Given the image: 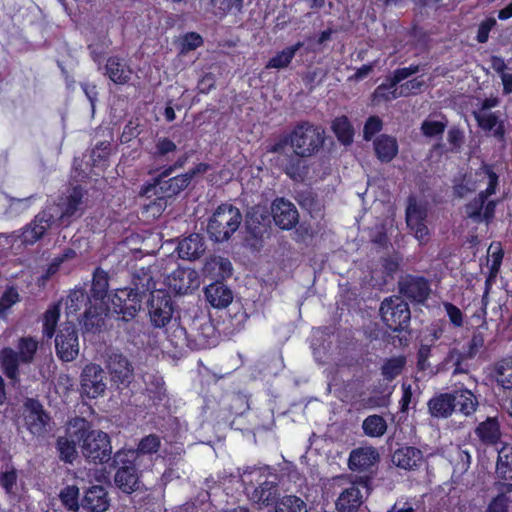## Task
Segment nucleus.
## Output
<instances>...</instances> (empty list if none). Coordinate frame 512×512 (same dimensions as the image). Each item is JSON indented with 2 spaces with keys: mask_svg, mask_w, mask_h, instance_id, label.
<instances>
[{
  "mask_svg": "<svg viewBox=\"0 0 512 512\" xmlns=\"http://www.w3.org/2000/svg\"><path fill=\"white\" fill-rule=\"evenodd\" d=\"M325 131L309 121L298 122L289 133L281 134L267 147L269 153H280L291 146L308 158L317 155L323 148Z\"/></svg>",
  "mask_w": 512,
  "mask_h": 512,
  "instance_id": "1",
  "label": "nucleus"
},
{
  "mask_svg": "<svg viewBox=\"0 0 512 512\" xmlns=\"http://www.w3.org/2000/svg\"><path fill=\"white\" fill-rule=\"evenodd\" d=\"M72 436L81 443L83 456L95 464H103L111 459L112 446L107 433L93 430L91 423L77 417L71 422Z\"/></svg>",
  "mask_w": 512,
  "mask_h": 512,
  "instance_id": "2",
  "label": "nucleus"
},
{
  "mask_svg": "<svg viewBox=\"0 0 512 512\" xmlns=\"http://www.w3.org/2000/svg\"><path fill=\"white\" fill-rule=\"evenodd\" d=\"M145 292L137 287H124L113 290L107 299L105 317L114 318L118 322L129 323L133 321L141 310Z\"/></svg>",
  "mask_w": 512,
  "mask_h": 512,
  "instance_id": "3",
  "label": "nucleus"
},
{
  "mask_svg": "<svg viewBox=\"0 0 512 512\" xmlns=\"http://www.w3.org/2000/svg\"><path fill=\"white\" fill-rule=\"evenodd\" d=\"M15 347L16 350L12 347H3L0 350V367L12 382L20 380V364L33 363L39 342L32 336H22L18 338Z\"/></svg>",
  "mask_w": 512,
  "mask_h": 512,
  "instance_id": "4",
  "label": "nucleus"
},
{
  "mask_svg": "<svg viewBox=\"0 0 512 512\" xmlns=\"http://www.w3.org/2000/svg\"><path fill=\"white\" fill-rule=\"evenodd\" d=\"M109 274L101 267H97L92 276V283L89 296L91 297L92 307L86 312L85 330L87 332H96L104 324L105 307L110 293Z\"/></svg>",
  "mask_w": 512,
  "mask_h": 512,
  "instance_id": "5",
  "label": "nucleus"
},
{
  "mask_svg": "<svg viewBox=\"0 0 512 512\" xmlns=\"http://www.w3.org/2000/svg\"><path fill=\"white\" fill-rule=\"evenodd\" d=\"M243 216L239 208L231 203H221L209 217L207 233L216 243H223L231 239L239 229Z\"/></svg>",
  "mask_w": 512,
  "mask_h": 512,
  "instance_id": "6",
  "label": "nucleus"
},
{
  "mask_svg": "<svg viewBox=\"0 0 512 512\" xmlns=\"http://www.w3.org/2000/svg\"><path fill=\"white\" fill-rule=\"evenodd\" d=\"M111 467L116 469L114 483L123 493L132 494L139 488V469L137 452L132 449H121L113 458Z\"/></svg>",
  "mask_w": 512,
  "mask_h": 512,
  "instance_id": "7",
  "label": "nucleus"
},
{
  "mask_svg": "<svg viewBox=\"0 0 512 512\" xmlns=\"http://www.w3.org/2000/svg\"><path fill=\"white\" fill-rule=\"evenodd\" d=\"M188 178L184 173L168 178L162 181L160 185L155 187V192L149 194H141L147 199L153 198L149 203L145 204L147 212L155 216H160L167 206V199L173 198L184 191L189 186Z\"/></svg>",
  "mask_w": 512,
  "mask_h": 512,
  "instance_id": "8",
  "label": "nucleus"
},
{
  "mask_svg": "<svg viewBox=\"0 0 512 512\" xmlns=\"http://www.w3.org/2000/svg\"><path fill=\"white\" fill-rule=\"evenodd\" d=\"M380 315L384 324L393 332L407 330L411 312L408 303L399 296L385 298L380 305Z\"/></svg>",
  "mask_w": 512,
  "mask_h": 512,
  "instance_id": "9",
  "label": "nucleus"
},
{
  "mask_svg": "<svg viewBox=\"0 0 512 512\" xmlns=\"http://www.w3.org/2000/svg\"><path fill=\"white\" fill-rule=\"evenodd\" d=\"M150 322L155 328H164L174 319L175 303L165 290H154L147 300Z\"/></svg>",
  "mask_w": 512,
  "mask_h": 512,
  "instance_id": "10",
  "label": "nucleus"
},
{
  "mask_svg": "<svg viewBox=\"0 0 512 512\" xmlns=\"http://www.w3.org/2000/svg\"><path fill=\"white\" fill-rule=\"evenodd\" d=\"M427 217L428 209L426 204L419 203L414 195L408 196L405 222L420 244H426L429 240L430 233L426 225Z\"/></svg>",
  "mask_w": 512,
  "mask_h": 512,
  "instance_id": "11",
  "label": "nucleus"
},
{
  "mask_svg": "<svg viewBox=\"0 0 512 512\" xmlns=\"http://www.w3.org/2000/svg\"><path fill=\"white\" fill-rule=\"evenodd\" d=\"M111 386L118 390L128 388L135 374L132 362L122 353L112 352L106 360Z\"/></svg>",
  "mask_w": 512,
  "mask_h": 512,
  "instance_id": "12",
  "label": "nucleus"
},
{
  "mask_svg": "<svg viewBox=\"0 0 512 512\" xmlns=\"http://www.w3.org/2000/svg\"><path fill=\"white\" fill-rule=\"evenodd\" d=\"M55 350L63 362L75 360L79 354V338L76 325L72 321L65 322L55 337Z\"/></svg>",
  "mask_w": 512,
  "mask_h": 512,
  "instance_id": "13",
  "label": "nucleus"
},
{
  "mask_svg": "<svg viewBox=\"0 0 512 512\" xmlns=\"http://www.w3.org/2000/svg\"><path fill=\"white\" fill-rule=\"evenodd\" d=\"M54 222L55 216L51 209H43L34 216L30 223L20 230V234L17 237L22 244L33 245L44 237Z\"/></svg>",
  "mask_w": 512,
  "mask_h": 512,
  "instance_id": "14",
  "label": "nucleus"
},
{
  "mask_svg": "<svg viewBox=\"0 0 512 512\" xmlns=\"http://www.w3.org/2000/svg\"><path fill=\"white\" fill-rule=\"evenodd\" d=\"M82 393L88 398H97L106 391V376L102 367L95 363L87 364L80 375Z\"/></svg>",
  "mask_w": 512,
  "mask_h": 512,
  "instance_id": "15",
  "label": "nucleus"
},
{
  "mask_svg": "<svg viewBox=\"0 0 512 512\" xmlns=\"http://www.w3.org/2000/svg\"><path fill=\"white\" fill-rule=\"evenodd\" d=\"M270 218V211L266 206H252L245 216L247 234L256 242H261L270 228Z\"/></svg>",
  "mask_w": 512,
  "mask_h": 512,
  "instance_id": "16",
  "label": "nucleus"
},
{
  "mask_svg": "<svg viewBox=\"0 0 512 512\" xmlns=\"http://www.w3.org/2000/svg\"><path fill=\"white\" fill-rule=\"evenodd\" d=\"M276 164L278 168L295 182L303 181L308 173L307 156L293 149L290 153H278Z\"/></svg>",
  "mask_w": 512,
  "mask_h": 512,
  "instance_id": "17",
  "label": "nucleus"
},
{
  "mask_svg": "<svg viewBox=\"0 0 512 512\" xmlns=\"http://www.w3.org/2000/svg\"><path fill=\"white\" fill-rule=\"evenodd\" d=\"M399 291L411 302L423 304L428 299L431 288L424 276L407 274L399 281Z\"/></svg>",
  "mask_w": 512,
  "mask_h": 512,
  "instance_id": "18",
  "label": "nucleus"
},
{
  "mask_svg": "<svg viewBox=\"0 0 512 512\" xmlns=\"http://www.w3.org/2000/svg\"><path fill=\"white\" fill-rule=\"evenodd\" d=\"M269 211L275 225L282 230H291L299 221V213L296 206L283 197L274 199Z\"/></svg>",
  "mask_w": 512,
  "mask_h": 512,
  "instance_id": "19",
  "label": "nucleus"
},
{
  "mask_svg": "<svg viewBox=\"0 0 512 512\" xmlns=\"http://www.w3.org/2000/svg\"><path fill=\"white\" fill-rule=\"evenodd\" d=\"M27 414L24 417L26 428L33 435H42L49 425L50 416L38 399L27 398L24 402Z\"/></svg>",
  "mask_w": 512,
  "mask_h": 512,
  "instance_id": "20",
  "label": "nucleus"
},
{
  "mask_svg": "<svg viewBox=\"0 0 512 512\" xmlns=\"http://www.w3.org/2000/svg\"><path fill=\"white\" fill-rule=\"evenodd\" d=\"M168 286L178 295L192 293L200 286L198 272L191 268L178 267L169 275Z\"/></svg>",
  "mask_w": 512,
  "mask_h": 512,
  "instance_id": "21",
  "label": "nucleus"
},
{
  "mask_svg": "<svg viewBox=\"0 0 512 512\" xmlns=\"http://www.w3.org/2000/svg\"><path fill=\"white\" fill-rule=\"evenodd\" d=\"M66 314L75 317L85 328L86 312L92 307V301L85 289L71 290L66 298Z\"/></svg>",
  "mask_w": 512,
  "mask_h": 512,
  "instance_id": "22",
  "label": "nucleus"
},
{
  "mask_svg": "<svg viewBox=\"0 0 512 512\" xmlns=\"http://www.w3.org/2000/svg\"><path fill=\"white\" fill-rule=\"evenodd\" d=\"M199 7L205 14L223 19L229 14L241 13L244 0H199Z\"/></svg>",
  "mask_w": 512,
  "mask_h": 512,
  "instance_id": "23",
  "label": "nucleus"
},
{
  "mask_svg": "<svg viewBox=\"0 0 512 512\" xmlns=\"http://www.w3.org/2000/svg\"><path fill=\"white\" fill-rule=\"evenodd\" d=\"M104 69V75L119 86L127 85L133 74V70L127 61L119 56L108 57Z\"/></svg>",
  "mask_w": 512,
  "mask_h": 512,
  "instance_id": "24",
  "label": "nucleus"
},
{
  "mask_svg": "<svg viewBox=\"0 0 512 512\" xmlns=\"http://www.w3.org/2000/svg\"><path fill=\"white\" fill-rule=\"evenodd\" d=\"M452 391L455 413L466 417L472 416L478 409L479 401L475 393L463 384L456 386Z\"/></svg>",
  "mask_w": 512,
  "mask_h": 512,
  "instance_id": "25",
  "label": "nucleus"
},
{
  "mask_svg": "<svg viewBox=\"0 0 512 512\" xmlns=\"http://www.w3.org/2000/svg\"><path fill=\"white\" fill-rule=\"evenodd\" d=\"M379 459V453L374 447H359L351 451L348 466L352 471L367 472Z\"/></svg>",
  "mask_w": 512,
  "mask_h": 512,
  "instance_id": "26",
  "label": "nucleus"
},
{
  "mask_svg": "<svg viewBox=\"0 0 512 512\" xmlns=\"http://www.w3.org/2000/svg\"><path fill=\"white\" fill-rule=\"evenodd\" d=\"M206 301L217 309L226 308L233 301V292L222 280H215L204 288Z\"/></svg>",
  "mask_w": 512,
  "mask_h": 512,
  "instance_id": "27",
  "label": "nucleus"
},
{
  "mask_svg": "<svg viewBox=\"0 0 512 512\" xmlns=\"http://www.w3.org/2000/svg\"><path fill=\"white\" fill-rule=\"evenodd\" d=\"M81 506L87 512H105L110 506L107 490L101 485L89 487L82 498Z\"/></svg>",
  "mask_w": 512,
  "mask_h": 512,
  "instance_id": "28",
  "label": "nucleus"
},
{
  "mask_svg": "<svg viewBox=\"0 0 512 512\" xmlns=\"http://www.w3.org/2000/svg\"><path fill=\"white\" fill-rule=\"evenodd\" d=\"M206 250L204 237L199 233H192L182 239L176 248L179 258L185 260L199 259Z\"/></svg>",
  "mask_w": 512,
  "mask_h": 512,
  "instance_id": "29",
  "label": "nucleus"
},
{
  "mask_svg": "<svg viewBox=\"0 0 512 512\" xmlns=\"http://www.w3.org/2000/svg\"><path fill=\"white\" fill-rule=\"evenodd\" d=\"M195 330V334H191L192 347L206 349L217 344L219 332L210 319L199 322Z\"/></svg>",
  "mask_w": 512,
  "mask_h": 512,
  "instance_id": "30",
  "label": "nucleus"
},
{
  "mask_svg": "<svg viewBox=\"0 0 512 512\" xmlns=\"http://www.w3.org/2000/svg\"><path fill=\"white\" fill-rule=\"evenodd\" d=\"M251 499L265 507H276L279 502L278 484L267 479L259 482V486L255 487L252 492Z\"/></svg>",
  "mask_w": 512,
  "mask_h": 512,
  "instance_id": "31",
  "label": "nucleus"
},
{
  "mask_svg": "<svg viewBox=\"0 0 512 512\" xmlns=\"http://www.w3.org/2000/svg\"><path fill=\"white\" fill-rule=\"evenodd\" d=\"M422 459L421 450L413 446L400 447L392 455V462L404 470L415 469Z\"/></svg>",
  "mask_w": 512,
  "mask_h": 512,
  "instance_id": "32",
  "label": "nucleus"
},
{
  "mask_svg": "<svg viewBox=\"0 0 512 512\" xmlns=\"http://www.w3.org/2000/svg\"><path fill=\"white\" fill-rule=\"evenodd\" d=\"M475 434L485 445H496L501 439V427L497 417H488L480 422Z\"/></svg>",
  "mask_w": 512,
  "mask_h": 512,
  "instance_id": "33",
  "label": "nucleus"
},
{
  "mask_svg": "<svg viewBox=\"0 0 512 512\" xmlns=\"http://www.w3.org/2000/svg\"><path fill=\"white\" fill-rule=\"evenodd\" d=\"M427 406L431 416L444 419L449 418L455 413L452 391L435 395L429 399Z\"/></svg>",
  "mask_w": 512,
  "mask_h": 512,
  "instance_id": "34",
  "label": "nucleus"
},
{
  "mask_svg": "<svg viewBox=\"0 0 512 512\" xmlns=\"http://www.w3.org/2000/svg\"><path fill=\"white\" fill-rule=\"evenodd\" d=\"M377 159L382 163L391 162L398 154V143L395 137L381 134L373 142Z\"/></svg>",
  "mask_w": 512,
  "mask_h": 512,
  "instance_id": "35",
  "label": "nucleus"
},
{
  "mask_svg": "<svg viewBox=\"0 0 512 512\" xmlns=\"http://www.w3.org/2000/svg\"><path fill=\"white\" fill-rule=\"evenodd\" d=\"M362 504V493L360 489L351 485L344 489L336 501V508L339 512H356Z\"/></svg>",
  "mask_w": 512,
  "mask_h": 512,
  "instance_id": "36",
  "label": "nucleus"
},
{
  "mask_svg": "<svg viewBox=\"0 0 512 512\" xmlns=\"http://www.w3.org/2000/svg\"><path fill=\"white\" fill-rule=\"evenodd\" d=\"M167 340L174 348L192 347L191 334L181 326L177 318L173 319L171 323L164 327Z\"/></svg>",
  "mask_w": 512,
  "mask_h": 512,
  "instance_id": "37",
  "label": "nucleus"
},
{
  "mask_svg": "<svg viewBox=\"0 0 512 512\" xmlns=\"http://www.w3.org/2000/svg\"><path fill=\"white\" fill-rule=\"evenodd\" d=\"M303 45V42L298 41L295 44L277 52L273 57L269 59L266 64V68L277 70L287 68L291 64L296 53L303 47Z\"/></svg>",
  "mask_w": 512,
  "mask_h": 512,
  "instance_id": "38",
  "label": "nucleus"
},
{
  "mask_svg": "<svg viewBox=\"0 0 512 512\" xmlns=\"http://www.w3.org/2000/svg\"><path fill=\"white\" fill-rule=\"evenodd\" d=\"M177 151L176 143L169 137H158L155 140L154 146L150 152L151 159L154 163H162L170 161V155Z\"/></svg>",
  "mask_w": 512,
  "mask_h": 512,
  "instance_id": "39",
  "label": "nucleus"
},
{
  "mask_svg": "<svg viewBox=\"0 0 512 512\" xmlns=\"http://www.w3.org/2000/svg\"><path fill=\"white\" fill-rule=\"evenodd\" d=\"M407 360L404 355L392 356L386 358L380 368L383 379L392 382L400 376L405 369Z\"/></svg>",
  "mask_w": 512,
  "mask_h": 512,
  "instance_id": "40",
  "label": "nucleus"
},
{
  "mask_svg": "<svg viewBox=\"0 0 512 512\" xmlns=\"http://www.w3.org/2000/svg\"><path fill=\"white\" fill-rule=\"evenodd\" d=\"M78 441L70 433V438L67 436H59L56 439V450L58 452L59 459L64 463L72 464L77 457V445Z\"/></svg>",
  "mask_w": 512,
  "mask_h": 512,
  "instance_id": "41",
  "label": "nucleus"
},
{
  "mask_svg": "<svg viewBox=\"0 0 512 512\" xmlns=\"http://www.w3.org/2000/svg\"><path fill=\"white\" fill-rule=\"evenodd\" d=\"M331 127L333 133L341 144L347 146L353 142L354 128L347 116L342 115L336 117L333 120Z\"/></svg>",
  "mask_w": 512,
  "mask_h": 512,
  "instance_id": "42",
  "label": "nucleus"
},
{
  "mask_svg": "<svg viewBox=\"0 0 512 512\" xmlns=\"http://www.w3.org/2000/svg\"><path fill=\"white\" fill-rule=\"evenodd\" d=\"M496 473L503 480H512V445L505 444L498 451Z\"/></svg>",
  "mask_w": 512,
  "mask_h": 512,
  "instance_id": "43",
  "label": "nucleus"
},
{
  "mask_svg": "<svg viewBox=\"0 0 512 512\" xmlns=\"http://www.w3.org/2000/svg\"><path fill=\"white\" fill-rule=\"evenodd\" d=\"M499 494L488 504L486 512H508L510 499L507 493L512 492V483H498Z\"/></svg>",
  "mask_w": 512,
  "mask_h": 512,
  "instance_id": "44",
  "label": "nucleus"
},
{
  "mask_svg": "<svg viewBox=\"0 0 512 512\" xmlns=\"http://www.w3.org/2000/svg\"><path fill=\"white\" fill-rule=\"evenodd\" d=\"M494 371L497 384L504 389H512V357L499 360Z\"/></svg>",
  "mask_w": 512,
  "mask_h": 512,
  "instance_id": "45",
  "label": "nucleus"
},
{
  "mask_svg": "<svg viewBox=\"0 0 512 512\" xmlns=\"http://www.w3.org/2000/svg\"><path fill=\"white\" fill-rule=\"evenodd\" d=\"M469 359L471 358L466 356L464 351L452 348L445 357V363L451 364L453 367V375L466 374L469 372V364L467 362Z\"/></svg>",
  "mask_w": 512,
  "mask_h": 512,
  "instance_id": "46",
  "label": "nucleus"
},
{
  "mask_svg": "<svg viewBox=\"0 0 512 512\" xmlns=\"http://www.w3.org/2000/svg\"><path fill=\"white\" fill-rule=\"evenodd\" d=\"M362 429L365 435L378 438L385 434L387 423L383 416L373 414L364 419Z\"/></svg>",
  "mask_w": 512,
  "mask_h": 512,
  "instance_id": "47",
  "label": "nucleus"
},
{
  "mask_svg": "<svg viewBox=\"0 0 512 512\" xmlns=\"http://www.w3.org/2000/svg\"><path fill=\"white\" fill-rule=\"evenodd\" d=\"M60 312V303H54L48 307L43 315V334L47 339H51L55 335Z\"/></svg>",
  "mask_w": 512,
  "mask_h": 512,
  "instance_id": "48",
  "label": "nucleus"
},
{
  "mask_svg": "<svg viewBox=\"0 0 512 512\" xmlns=\"http://www.w3.org/2000/svg\"><path fill=\"white\" fill-rule=\"evenodd\" d=\"M409 92H397V88L391 86V82L386 78L385 82L378 85L372 93L374 103L388 102L397 99L400 96H408Z\"/></svg>",
  "mask_w": 512,
  "mask_h": 512,
  "instance_id": "49",
  "label": "nucleus"
},
{
  "mask_svg": "<svg viewBox=\"0 0 512 512\" xmlns=\"http://www.w3.org/2000/svg\"><path fill=\"white\" fill-rule=\"evenodd\" d=\"M79 488L75 485H67L61 489L59 499L62 505L68 510L77 512L80 508Z\"/></svg>",
  "mask_w": 512,
  "mask_h": 512,
  "instance_id": "50",
  "label": "nucleus"
},
{
  "mask_svg": "<svg viewBox=\"0 0 512 512\" xmlns=\"http://www.w3.org/2000/svg\"><path fill=\"white\" fill-rule=\"evenodd\" d=\"M83 193L80 186H76L73 188L72 192L66 199L64 203V207L61 210L60 218H70L75 215V213L79 210L80 205L82 204Z\"/></svg>",
  "mask_w": 512,
  "mask_h": 512,
  "instance_id": "51",
  "label": "nucleus"
},
{
  "mask_svg": "<svg viewBox=\"0 0 512 512\" xmlns=\"http://www.w3.org/2000/svg\"><path fill=\"white\" fill-rule=\"evenodd\" d=\"M155 171H159L158 175L152 178L151 182L144 184L141 187V194H149L151 192H155V187L160 185L162 181H166L170 175H172L175 171H177L176 167H174L173 163L168 165H163L162 167L156 168Z\"/></svg>",
  "mask_w": 512,
  "mask_h": 512,
  "instance_id": "52",
  "label": "nucleus"
},
{
  "mask_svg": "<svg viewBox=\"0 0 512 512\" xmlns=\"http://www.w3.org/2000/svg\"><path fill=\"white\" fill-rule=\"evenodd\" d=\"M276 512H306V505L295 495H288L276 505Z\"/></svg>",
  "mask_w": 512,
  "mask_h": 512,
  "instance_id": "53",
  "label": "nucleus"
},
{
  "mask_svg": "<svg viewBox=\"0 0 512 512\" xmlns=\"http://www.w3.org/2000/svg\"><path fill=\"white\" fill-rule=\"evenodd\" d=\"M161 445V440L156 434H149L143 437L137 446V449H132L137 452V459L139 455L156 453Z\"/></svg>",
  "mask_w": 512,
  "mask_h": 512,
  "instance_id": "54",
  "label": "nucleus"
},
{
  "mask_svg": "<svg viewBox=\"0 0 512 512\" xmlns=\"http://www.w3.org/2000/svg\"><path fill=\"white\" fill-rule=\"evenodd\" d=\"M204 43L203 37L197 32H187L181 38L179 42L180 52L182 54L196 50L201 47Z\"/></svg>",
  "mask_w": 512,
  "mask_h": 512,
  "instance_id": "55",
  "label": "nucleus"
},
{
  "mask_svg": "<svg viewBox=\"0 0 512 512\" xmlns=\"http://www.w3.org/2000/svg\"><path fill=\"white\" fill-rule=\"evenodd\" d=\"M17 480L18 473L14 466H11L9 470L0 472V486L7 495H11L14 492Z\"/></svg>",
  "mask_w": 512,
  "mask_h": 512,
  "instance_id": "56",
  "label": "nucleus"
},
{
  "mask_svg": "<svg viewBox=\"0 0 512 512\" xmlns=\"http://www.w3.org/2000/svg\"><path fill=\"white\" fill-rule=\"evenodd\" d=\"M420 71V66L417 64H412L408 67L397 68L394 70L391 76H388V81L391 82V86L396 87L400 82L407 79L408 77L418 73Z\"/></svg>",
  "mask_w": 512,
  "mask_h": 512,
  "instance_id": "57",
  "label": "nucleus"
},
{
  "mask_svg": "<svg viewBox=\"0 0 512 512\" xmlns=\"http://www.w3.org/2000/svg\"><path fill=\"white\" fill-rule=\"evenodd\" d=\"M485 339L482 332H474L472 337L467 342L465 346H463V351L466 353V356L470 358H474L481 348L484 347Z\"/></svg>",
  "mask_w": 512,
  "mask_h": 512,
  "instance_id": "58",
  "label": "nucleus"
},
{
  "mask_svg": "<svg viewBox=\"0 0 512 512\" xmlns=\"http://www.w3.org/2000/svg\"><path fill=\"white\" fill-rule=\"evenodd\" d=\"M447 123L442 121L424 120L421 124V132L426 137H437L444 133Z\"/></svg>",
  "mask_w": 512,
  "mask_h": 512,
  "instance_id": "59",
  "label": "nucleus"
},
{
  "mask_svg": "<svg viewBox=\"0 0 512 512\" xmlns=\"http://www.w3.org/2000/svg\"><path fill=\"white\" fill-rule=\"evenodd\" d=\"M447 140L451 146V148H450L451 152H454V153L460 152V150L465 142L464 131L458 126L451 127L448 130Z\"/></svg>",
  "mask_w": 512,
  "mask_h": 512,
  "instance_id": "60",
  "label": "nucleus"
},
{
  "mask_svg": "<svg viewBox=\"0 0 512 512\" xmlns=\"http://www.w3.org/2000/svg\"><path fill=\"white\" fill-rule=\"evenodd\" d=\"M473 117L476 120L478 126L484 131H492L500 121L494 112L481 114V112L474 111Z\"/></svg>",
  "mask_w": 512,
  "mask_h": 512,
  "instance_id": "61",
  "label": "nucleus"
},
{
  "mask_svg": "<svg viewBox=\"0 0 512 512\" xmlns=\"http://www.w3.org/2000/svg\"><path fill=\"white\" fill-rule=\"evenodd\" d=\"M383 128V122L379 116H370L363 128V137L366 141H370Z\"/></svg>",
  "mask_w": 512,
  "mask_h": 512,
  "instance_id": "62",
  "label": "nucleus"
},
{
  "mask_svg": "<svg viewBox=\"0 0 512 512\" xmlns=\"http://www.w3.org/2000/svg\"><path fill=\"white\" fill-rule=\"evenodd\" d=\"M443 307L449 318L450 323L454 327H462L464 324V315L461 309L451 302H444Z\"/></svg>",
  "mask_w": 512,
  "mask_h": 512,
  "instance_id": "63",
  "label": "nucleus"
},
{
  "mask_svg": "<svg viewBox=\"0 0 512 512\" xmlns=\"http://www.w3.org/2000/svg\"><path fill=\"white\" fill-rule=\"evenodd\" d=\"M19 301V293L13 287H9L0 297V315L4 314Z\"/></svg>",
  "mask_w": 512,
  "mask_h": 512,
  "instance_id": "64",
  "label": "nucleus"
}]
</instances>
